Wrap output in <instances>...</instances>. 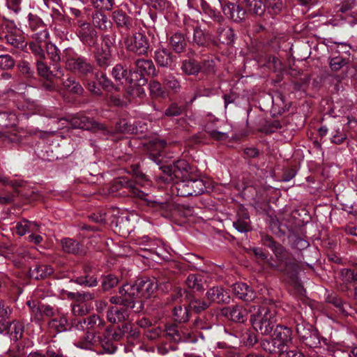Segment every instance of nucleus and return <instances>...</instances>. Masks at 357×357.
<instances>
[{"label": "nucleus", "instance_id": "6ab92c4d", "mask_svg": "<svg viewBox=\"0 0 357 357\" xmlns=\"http://www.w3.org/2000/svg\"><path fill=\"white\" fill-rule=\"evenodd\" d=\"M206 298L208 303H229L230 297L222 287H213L208 289L206 293Z\"/></svg>", "mask_w": 357, "mask_h": 357}, {"label": "nucleus", "instance_id": "473e14b6", "mask_svg": "<svg viewBox=\"0 0 357 357\" xmlns=\"http://www.w3.org/2000/svg\"><path fill=\"white\" fill-rule=\"evenodd\" d=\"M245 3L250 12L257 15H261L265 11V4L261 0H245Z\"/></svg>", "mask_w": 357, "mask_h": 357}, {"label": "nucleus", "instance_id": "de8ad7c7", "mask_svg": "<svg viewBox=\"0 0 357 357\" xmlns=\"http://www.w3.org/2000/svg\"><path fill=\"white\" fill-rule=\"evenodd\" d=\"M149 90L152 96L155 97L165 96V92L161 84L156 81L153 80L149 84Z\"/></svg>", "mask_w": 357, "mask_h": 357}, {"label": "nucleus", "instance_id": "c756f323", "mask_svg": "<svg viewBox=\"0 0 357 357\" xmlns=\"http://www.w3.org/2000/svg\"><path fill=\"white\" fill-rule=\"evenodd\" d=\"M112 74L116 81H118L121 84L125 81L126 83L130 84V82H129L130 80V77L128 75L127 69L124 68L121 64L116 65L113 68Z\"/></svg>", "mask_w": 357, "mask_h": 357}, {"label": "nucleus", "instance_id": "20e7f679", "mask_svg": "<svg viewBox=\"0 0 357 357\" xmlns=\"http://www.w3.org/2000/svg\"><path fill=\"white\" fill-rule=\"evenodd\" d=\"M73 344L82 349H92L93 347L100 344L108 354H114L116 347L113 343H109V337L105 333L103 337L96 335V333L87 331L84 335L74 340Z\"/></svg>", "mask_w": 357, "mask_h": 357}, {"label": "nucleus", "instance_id": "dca6fc26", "mask_svg": "<svg viewBox=\"0 0 357 357\" xmlns=\"http://www.w3.org/2000/svg\"><path fill=\"white\" fill-rule=\"evenodd\" d=\"M222 313L231 321L239 323H243L248 317V310L241 305L224 307Z\"/></svg>", "mask_w": 357, "mask_h": 357}, {"label": "nucleus", "instance_id": "e433bc0d", "mask_svg": "<svg viewBox=\"0 0 357 357\" xmlns=\"http://www.w3.org/2000/svg\"><path fill=\"white\" fill-rule=\"evenodd\" d=\"M63 84V88L70 93L81 94L83 91L82 86L73 78H68Z\"/></svg>", "mask_w": 357, "mask_h": 357}, {"label": "nucleus", "instance_id": "13d9d810", "mask_svg": "<svg viewBox=\"0 0 357 357\" xmlns=\"http://www.w3.org/2000/svg\"><path fill=\"white\" fill-rule=\"evenodd\" d=\"M14 61L8 54L0 55V68L9 69L14 66Z\"/></svg>", "mask_w": 357, "mask_h": 357}, {"label": "nucleus", "instance_id": "39448f33", "mask_svg": "<svg viewBox=\"0 0 357 357\" xmlns=\"http://www.w3.org/2000/svg\"><path fill=\"white\" fill-rule=\"evenodd\" d=\"M164 176L162 178L166 182H180L187 179L189 176V164L184 160H180L174 162L172 166L163 167Z\"/></svg>", "mask_w": 357, "mask_h": 357}, {"label": "nucleus", "instance_id": "052dcab7", "mask_svg": "<svg viewBox=\"0 0 357 357\" xmlns=\"http://www.w3.org/2000/svg\"><path fill=\"white\" fill-rule=\"evenodd\" d=\"M346 63L344 59L340 56H335L331 59L330 66L333 70H340Z\"/></svg>", "mask_w": 357, "mask_h": 357}, {"label": "nucleus", "instance_id": "9d476101", "mask_svg": "<svg viewBox=\"0 0 357 357\" xmlns=\"http://www.w3.org/2000/svg\"><path fill=\"white\" fill-rule=\"evenodd\" d=\"M217 1L222 7L225 15L234 22H240L245 19L246 11L240 5L230 2L225 3L222 0H217Z\"/></svg>", "mask_w": 357, "mask_h": 357}, {"label": "nucleus", "instance_id": "680f3d73", "mask_svg": "<svg viewBox=\"0 0 357 357\" xmlns=\"http://www.w3.org/2000/svg\"><path fill=\"white\" fill-rule=\"evenodd\" d=\"M15 229L20 236H24L25 234L29 233L28 220H23L18 222L15 226Z\"/></svg>", "mask_w": 357, "mask_h": 357}, {"label": "nucleus", "instance_id": "1a4fd4ad", "mask_svg": "<svg viewBox=\"0 0 357 357\" xmlns=\"http://www.w3.org/2000/svg\"><path fill=\"white\" fill-rule=\"evenodd\" d=\"M66 68L72 71H77L86 74L92 70V66L86 60L76 54L72 49H66L64 52Z\"/></svg>", "mask_w": 357, "mask_h": 357}, {"label": "nucleus", "instance_id": "69168bd1", "mask_svg": "<svg viewBox=\"0 0 357 357\" xmlns=\"http://www.w3.org/2000/svg\"><path fill=\"white\" fill-rule=\"evenodd\" d=\"M346 139V135L340 130V128H337L335 130V133L333 135V142L337 144H340L344 142V140Z\"/></svg>", "mask_w": 357, "mask_h": 357}, {"label": "nucleus", "instance_id": "a19ab883", "mask_svg": "<svg viewBox=\"0 0 357 357\" xmlns=\"http://www.w3.org/2000/svg\"><path fill=\"white\" fill-rule=\"evenodd\" d=\"M86 320V329L88 330H100L103 328L105 321L100 317L93 315L89 317Z\"/></svg>", "mask_w": 357, "mask_h": 357}, {"label": "nucleus", "instance_id": "58836bf2", "mask_svg": "<svg viewBox=\"0 0 357 357\" xmlns=\"http://www.w3.org/2000/svg\"><path fill=\"white\" fill-rule=\"evenodd\" d=\"M165 334L167 338L175 342H180L183 340V337L178 330L177 326L174 324L167 326Z\"/></svg>", "mask_w": 357, "mask_h": 357}, {"label": "nucleus", "instance_id": "864d4df0", "mask_svg": "<svg viewBox=\"0 0 357 357\" xmlns=\"http://www.w3.org/2000/svg\"><path fill=\"white\" fill-rule=\"evenodd\" d=\"M5 257L10 259L14 265L17 267H20L23 264V259H25V254L21 251H18L16 254L7 253Z\"/></svg>", "mask_w": 357, "mask_h": 357}, {"label": "nucleus", "instance_id": "7c9ffc66", "mask_svg": "<svg viewBox=\"0 0 357 357\" xmlns=\"http://www.w3.org/2000/svg\"><path fill=\"white\" fill-rule=\"evenodd\" d=\"M185 283L189 288L195 291L204 289V280L200 275H189L186 279Z\"/></svg>", "mask_w": 357, "mask_h": 357}, {"label": "nucleus", "instance_id": "f257e3e1", "mask_svg": "<svg viewBox=\"0 0 357 357\" xmlns=\"http://www.w3.org/2000/svg\"><path fill=\"white\" fill-rule=\"evenodd\" d=\"M136 71L130 73L131 91L129 93L132 96L144 94V89L142 87L146 83L144 75L151 77L157 76L158 73L154 63L150 59H140L135 61Z\"/></svg>", "mask_w": 357, "mask_h": 357}, {"label": "nucleus", "instance_id": "338daca9", "mask_svg": "<svg viewBox=\"0 0 357 357\" xmlns=\"http://www.w3.org/2000/svg\"><path fill=\"white\" fill-rule=\"evenodd\" d=\"M19 68L20 72L24 75H30L33 73V70L31 68L29 63L25 61H22L19 64Z\"/></svg>", "mask_w": 357, "mask_h": 357}, {"label": "nucleus", "instance_id": "7ed1b4c3", "mask_svg": "<svg viewBox=\"0 0 357 357\" xmlns=\"http://www.w3.org/2000/svg\"><path fill=\"white\" fill-rule=\"evenodd\" d=\"M119 294L120 296H112L110 298L112 303L128 305L135 312H139L143 309V304L139 300L137 281L135 284L127 283L123 285L119 289Z\"/></svg>", "mask_w": 357, "mask_h": 357}, {"label": "nucleus", "instance_id": "2f4dec72", "mask_svg": "<svg viewBox=\"0 0 357 357\" xmlns=\"http://www.w3.org/2000/svg\"><path fill=\"white\" fill-rule=\"evenodd\" d=\"M296 328L298 336L302 340H304L305 338L309 337L312 331H315L311 324L304 321H301V322H298V321H296Z\"/></svg>", "mask_w": 357, "mask_h": 357}, {"label": "nucleus", "instance_id": "bb28decb", "mask_svg": "<svg viewBox=\"0 0 357 357\" xmlns=\"http://www.w3.org/2000/svg\"><path fill=\"white\" fill-rule=\"evenodd\" d=\"M53 273V268L46 264L36 265L31 268L29 271L30 277L36 280L43 279Z\"/></svg>", "mask_w": 357, "mask_h": 357}, {"label": "nucleus", "instance_id": "9b49d317", "mask_svg": "<svg viewBox=\"0 0 357 357\" xmlns=\"http://www.w3.org/2000/svg\"><path fill=\"white\" fill-rule=\"evenodd\" d=\"M105 333L106 336L109 337V343H112L113 340H119L123 337H137L139 333L130 323H126L114 332L111 328H107Z\"/></svg>", "mask_w": 357, "mask_h": 357}, {"label": "nucleus", "instance_id": "b1692460", "mask_svg": "<svg viewBox=\"0 0 357 357\" xmlns=\"http://www.w3.org/2000/svg\"><path fill=\"white\" fill-rule=\"evenodd\" d=\"M54 68L56 69V73L53 75V73L43 60H37L38 73L41 77L47 79H50L52 75L57 78H61L63 75V70L60 67L56 66Z\"/></svg>", "mask_w": 357, "mask_h": 357}, {"label": "nucleus", "instance_id": "79ce46f5", "mask_svg": "<svg viewBox=\"0 0 357 357\" xmlns=\"http://www.w3.org/2000/svg\"><path fill=\"white\" fill-rule=\"evenodd\" d=\"M234 227L241 233H245L250 230L249 216L245 215L242 218H238L233 222Z\"/></svg>", "mask_w": 357, "mask_h": 357}, {"label": "nucleus", "instance_id": "37998d69", "mask_svg": "<svg viewBox=\"0 0 357 357\" xmlns=\"http://www.w3.org/2000/svg\"><path fill=\"white\" fill-rule=\"evenodd\" d=\"M267 9L271 14L277 15L283 8L282 0H266L265 9Z\"/></svg>", "mask_w": 357, "mask_h": 357}, {"label": "nucleus", "instance_id": "e2e57ef3", "mask_svg": "<svg viewBox=\"0 0 357 357\" xmlns=\"http://www.w3.org/2000/svg\"><path fill=\"white\" fill-rule=\"evenodd\" d=\"M33 37L36 43H41L42 42H45L49 37V31L46 29H43L34 33Z\"/></svg>", "mask_w": 357, "mask_h": 357}, {"label": "nucleus", "instance_id": "ea45409f", "mask_svg": "<svg viewBox=\"0 0 357 357\" xmlns=\"http://www.w3.org/2000/svg\"><path fill=\"white\" fill-rule=\"evenodd\" d=\"M62 248L63 251L73 254H78L80 251L79 243L71 238H66L62 241Z\"/></svg>", "mask_w": 357, "mask_h": 357}, {"label": "nucleus", "instance_id": "c85d7f7f", "mask_svg": "<svg viewBox=\"0 0 357 357\" xmlns=\"http://www.w3.org/2000/svg\"><path fill=\"white\" fill-rule=\"evenodd\" d=\"M105 48H98L95 52L96 61L100 66L105 67L109 64L110 50L107 44Z\"/></svg>", "mask_w": 357, "mask_h": 357}, {"label": "nucleus", "instance_id": "f03ea898", "mask_svg": "<svg viewBox=\"0 0 357 357\" xmlns=\"http://www.w3.org/2000/svg\"><path fill=\"white\" fill-rule=\"evenodd\" d=\"M250 311L251 321L255 330L262 335L270 334L276 322L275 312L273 307L254 305Z\"/></svg>", "mask_w": 357, "mask_h": 357}, {"label": "nucleus", "instance_id": "4c0bfd02", "mask_svg": "<svg viewBox=\"0 0 357 357\" xmlns=\"http://www.w3.org/2000/svg\"><path fill=\"white\" fill-rule=\"evenodd\" d=\"M181 68L188 75H195L199 72L201 66L195 60H189L183 62Z\"/></svg>", "mask_w": 357, "mask_h": 357}, {"label": "nucleus", "instance_id": "603ef678", "mask_svg": "<svg viewBox=\"0 0 357 357\" xmlns=\"http://www.w3.org/2000/svg\"><path fill=\"white\" fill-rule=\"evenodd\" d=\"M46 51L48 56L52 61L57 62L60 60L59 50L56 45L52 43H46Z\"/></svg>", "mask_w": 357, "mask_h": 357}, {"label": "nucleus", "instance_id": "bf43d9fd", "mask_svg": "<svg viewBox=\"0 0 357 357\" xmlns=\"http://www.w3.org/2000/svg\"><path fill=\"white\" fill-rule=\"evenodd\" d=\"M118 282L119 280L117 277L114 275H109L104 278L102 281V287L105 290H108L116 285Z\"/></svg>", "mask_w": 357, "mask_h": 357}, {"label": "nucleus", "instance_id": "2eb2a0df", "mask_svg": "<svg viewBox=\"0 0 357 357\" xmlns=\"http://www.w3.org/2000/svg\"><path fill=\"white\" fill-rule=\"evenodd\" d=\"M92 300L90 294L77 295L75 303L72 305V312L75 316H84L89 313L91 306L89 302Z\"/></svg>", "mask_w": 357, "mask_h": 357}, {"label": "nucleus", "instance_id": "72a5a7b5", "mask_svg": "<svg viewBox=\"0 0 357 357\" xmlns=\"http://www.w3.org/2000/svg\"><path fill=\"white\" fill-rule=\"evenodd\" d=\"M218 35L219 40L222 43L229 44L234 41V31L229 27H219L218 29Z\"/></svg>", "mask_w": 357, "mask_h": 357}, {"label": "nucleus", "instance_id": "aec40b11", "mask_svg": "<svg viewBox=\"0 0 357 357\" xmlns=\"http://www.w3.org/2000/svg\"><path fill=\"white\" fill-rule=\"evenodd\" d=\"M234 294L240 299L252 301L256 298L255 292L245 283L238 282L232 286Z\"/></svg>", "mask_w": 357, "mask_h": 357}, {"label": "nucleus", "instance_id": "4468645a", "mask_svg": "<svg viewBox=\"0 0 357 357\" xmlns=\"http://www.w3.org/2000/svg\"><path fill=\"white\" fill-rule=\"evenodd\" d=\"M77 34L83 43L90 47L94 46L97 41V32L89 23L78 21Z\"/></svg>", "mask_w": 357, "mask_h": 357}, {"label": "nucleus", "instance_id": "f3484780", "mask_svg": "<svg viewBox=\"0 0 357 357\" xmlns=\"http://www.w3.org/2000/svg\"><path fill=\"white\" fill-rule=\"evenodd\" d=\"M154 59L156 63L161 67L173 68L175 66V57L163 47L155 51Z\"/></svg>", "mask_w": 357, "mask_h": 357}, {"label": "nucleus", "instance_id": "5fc2aeb1", "mask_svg": "<svg viewBox=\"0 0 357 357\" xmlns=\"http://www.w3.org/2000/svg\"><path fill=\"white\" fill-rule=\"evenodd\" d=\"M164 84L169 89L176 91L180 89L178 81L172 75H167L163 79Z\"/></svg>", "mask_w": 357, "mask_h": 357}, {"label": "nucleus", "instance_id": "423d86ee", "mask_svg": "<svg viewBox=\"0 0 357 357\" xmlns=\"http://www.w3.org/2000/svg\"><path fill=\"white\" fill-rule=\"evenodd\" d=\"M267 240L269 242L268 246L271 248L279 261V264H275L268 262L270 266L282 272L293 270L295 267V264L291 259L290 255L286 250L281 245H277L271 238H267Z\"/></svg>", "mask_w": 357, "mask_h": 357}, {"label": "nucleus", "instance_id": "5701e85b", "mask_svg": "<svg viewBox=\"0 0 357 357\" xmlns=\"http://www.w3.org/2000/svg\"><path fill=\"white\" fill-rule=\"evenodd\" d=\"M112 17L118 27L130 29L133 26L132 20L121 10H114Z\"/></svg>", "mask_w": 357, "mask_h": 357}, {"label": "nucleus", "instance_id": "4d7b16f0", "mask_svg": "<svg viewBox=\"0 0 357 357\" xmlns=\"http://www.w3.org/2000/svg\"><path fill=\"white\" fill-rule=\"evenodd\" d=\"M144 1L159 10H164L169 7V2L167 0H144Z\"/></svg>", "mask_w": 357, "mask_h": 357}, {"label": "nucleus", "instance_id": "4be33fe9", "mask_svg": "<svg viewBox=\"0 0 357 357\" xmlns=\"http://www.w3.org/2000/svg\"><path fill=\"white\" fill-rule=\"evenodd\" d=\"M91 20L93 26L99 30L107 31L112 29V22L102 12L96 11L93 13Z\"/></svg>", "mask_w": 357, "mask_h": 357}, {"label": "nucleus", "instance_id": "0e129e2a", "mask_svg": "<svg viewBox=\"0 0 357 357\" xmlns=\"http://www.w3.org/2000/svg\"><path fill=\"white\" fill-rule=\"evenodd\" d=\"M21 0H6V6L8 9L17 13L20 10Z\"/></svg>", "mask_w": 357, "mask_h": 357}, {"label": "nucleus", "instance_id": "a211bd4d", "mask_svg": "<svg viewBox=\"0 0 357 357\" xmlns=\"http://www.w3.org/2000/svg\"><path fill=\"white\" fill-rule=\"evenodd\" d=\"M100 130L107 135V137L112 135L114 133H133L135 128L132 124L127 119H121L116 126L115 131L110 130L104 125L99 126Z\"/></svg>", "mask_w": 357, "mask_h": 357}, {"label": "nucleus", "instance_id": "a878e982", "mask_svg": "<svg viewBox=\"0 0 357 357\" xmlns=\"http://www.w3.org/2000/svg\"><path fill=\"white\" fill-rule=\"evenodd\" d=\"M169 45L176 53H181L185 51L187 43L182 33H175L169 38Z\"/></svg>", "mask_w": 357, "mask_h": 357}, {"label": "nucleus", "instance_id": "49530a36", "mask_svg": "<svg viewBox=\"0 0 357 357\" xmlns=\"http://www.w3.org/2000/svg\"><path fill=\"white\" fill-rule=\"evenodd\" d=\"M91 3L97 9L110 10L113 8L114 0H91Z\"/></svg>", "mask_w": 357, "mask_h": 357}, {"label": "nucleus", "instance_id": "f8f14e48", "mask_svg": "<svg viewBox=\"0 0 357 357\" xmlns=\"http://www.w3.org/2000/svg\"><path fill=\"white\" fill-rule=\"evenodd\" d=\"M291 330L285 326H278L274 331L272 341L273 349H282L291 342Z\"/></svg>", "mask_w": 357, "mask_h": 357}, {"label": "nucleus", "instance_id": "c9c22d12", "mask_svg": "<svg viewBox=\"0 0 357 357\" xmlns=\"http://www.w3.org/2000/svg\"><path fill=\"white\" fill-rule=\"evenodd\" d=\"M271 352L278 353V357H305L304 355L296 349H290L288 346L284 347L282 349H269Z\"/></svg>", "mask_w": 357, "mask_h": 357}, {"label": "nucleus", "instance_id": "ddd939ff", "mask_svg": "<svg viewBox=\"0 0 357 357\" xmlns=\"http://www.w3.org/2000/svg\"><path fill=\"white\" fill-rule=\"evenodd\" d=\"M130 307L128 305L118 303L111 307L107 314V320L113 324L120 323L126 321L130 316Z\"/></svg>", "mask_w": 357, "mask_h": 357}, {"label": "nucleus", "instance_id": "393cba45", "mask_svg": "<svg viewBox=\"0 0 357 357\" xmlns=\"http://www.w3.org/2000/svg\"><path fill=\"white\" fill-rule=\"evenodd\" d=\"M27 305L31 308V316L37 321L42 319L43 314L46 316H52L53 314V309L49 305H33L32 306L31 301H28Z\"/></svg>", "mask_w": 357, "mask_h": 357}, {"label": "nucleus", "instance_id": "c03bdc74", "mask_svg": "<svg viewBox=\"0 0 357 357\" xmlns=\"http://www.w3.org/2000/svg\"><path fill=\"white\" fill-rule=\"evenodd\" d=\"M173 315L175 321L178 322H185L188 320V310L181 305L174 307Z\"/></svg>", "mask_w": 357, "mask_h": 357}, {"label": "nucleus", "instance_id": "6e6d98bb", "mask_svg": "<svg viewBox=\"0 0 357 357\" xmlns=\"http://www.w3.org/2000/svg\"><path fill=\"white\" fill-rule=\"evenodd\" d=\"M30 49L32 52L38 57V60H43L45 57V52L40 43L36 42H31L29 44Z\"/></svg>", "mask_w": 357, "mask_h": 357}, {"label": "nucleus", "instance_id": "a18cd8bd", "mask_svg": "<svg viewBox=\"0 0 357 357\" xmlns=\"http://www.w3.org/2000/svg\"><path fill=\"white\" fill-rule=\"evenodd\" d=\"M192 29L193 42L198 45H204L206 43V38L203 31L197 26V23L192 25Z\"/></svg>", "mask_w": 357, "mask_h": 357}, {"label": "nucleus", "instance_id": "09e8293b", "mask_svg": "<svg viewBox=\"0 0 357 357\" xmlns=\"http://www.w3.org/2000/svg\"><path fill=\"white\" fill-rule=\"evenodd\" d=\"M210 305V303L204 301H199L197 299H192L189 303L190 307L195 311L196 312H200Z\"/></svg>", "mask_w": 357, "mask_h": 357}, {"label": "nucleus", "instance_id": "6e6552de", "mask_svg": "<svg viewBox=\"0 0 357 357\" xmlns=\"http://www.w3.org/2000/svg\"><path fill=\"white\" fill-rule=\"evenodd\" d=\"M123 44L128 51L139 55L146 54L149 47L147 37L142 33L126 36L123 38Z\"/></svg>", "mask_w": 357, "mask_h": 357}, {"label": "nucleus", "instance_id": "3c124183", "mask_svg": "<svg viewBox=\"0 0 357 357\" xmlns=\"http://www.w3.org/2000/svg\"><path fill=\"white\" fill-rule=\"evenodd\" d=\"M305 344L311 348H316L320 345V340L317 331H312L309 337L303 340Z\"/></svg>", "mask_w": 357, "mask_h": 357}, {"label": "nucleus", "instance_id": "f704fd0d", "mask_svg": "<svg viewBox=\"0 0 357 357\" xmlns=\"http://www.w3.org/2000/svg\"><path fill=\"white\" fill-rule=\"evenodd\" d=\"M68 326V320L65 316L54 318L49 322V327L60 333L65 331Z\"/></svg>", "mask_w": 357, "mask_h": 357}, {"label": "nucleus", "instance_id": "0eeeda50", "mask_svg": "<svg viewBox=\"0 0 357 357\" xmlns=\"http://www.w3.org/2000/svg\"><path fill=\"white\" fill-rule=\"evenodd\" d=\"M177 194L181 197H188L201 195L204 192L206 188V183L201 178L184 179L177 182Z\"/></svg>", "mask_w": 357, "mask_h": 357}, {"label": "nucleus", "instance_id": "cd10ccee", "mask_svg": "<svg viewBox=\"0 0 357 357\" xmlns=\"http://www.w3.org/2000/svg\"><path fill=\"white\" fill-rule=\"evenodd\" d=\"M200 6L205 16L218 23H221L224 20L220 13L214 8H212L206 1L200 0Z\"/></svg>", "mask_w": 357, "mask_h": 357}, {"label": "nucleus", "instance_id": "774afa93", "mask_svg": "<svg viewBox=\"0 0 357 357\" xmlns=\"http://www.w3.org/2000/svg\"><path fill=\"white\" fill-rule=\"evenodd\" d=\"M214 67L215 63L213 60H205L201 66V70L204 72L211 73L214 72Z\"/></svg>", "mask_w": 357, "mask_h": 357}, {"label": "nucleus", "instance_id": "412c9836", "mask_svg": "<svg viewBox=\"0 0 357 357\" xmlns=\"http://www.w3.org/2000/svg\"><path fill=\"white\" fill-rule=\"evenodd\" d=\"M139 298H149L157 289V280L155 279H140L137 280Z\"/></svg>", "mask_w": 357, "mask_h": 357}, {"label": "nucleus", "instance_id": "8fccbe9b", "mask_svg": "<svg viewBox=\"0 0 357 357\" xmlns=\"http://www.w3.org/2000/svg\"><path fill=\"white\" fill-rule=\"evenodd\" d=\"M10 337L14 340H18L22 338L23 334V325L20 322L13 323L10 328Z\"/></svg>", "mask_w": 357, "mask_h": 357}]
</instances>
